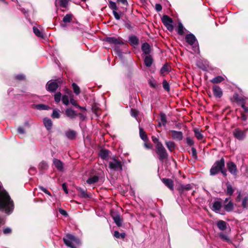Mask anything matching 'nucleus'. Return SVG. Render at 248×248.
I'll use <instances>...</instances> for the list:
<instances>
[{"mask_svg":"<svg viewBox=\"0 0 248 248\" xmlns=\"http://www.w3.org/2000/svg\"><path fill=\"white\" fill-rule=\"evenodd\" d=\"M186 42L190 46H192L197 42L195 36L192 33L188 34L186 36Z\"/></svg>","mask_w":248,"mask_h":248,"instance_id":"obj_11","label":"nucleus"},{"mask_svg":"<svg viewBox=\"0 0 248 248\" xmlns=\"http://www.w3.org/2000/svg\"><path fill=\"white\" fill-rule=\"evenodd\" d=\"M129 41L130 44L134 46L138 45L139 43V39L135 35L130 36L129 37Z\"/></svg>","mask_w":248,"mask_h":248,"instance_id":"obj_21","label":"nucleus"},{"mask_svg":"<svg viewBox=\"0 0 248 248\" xmlns=\"http://www.w3.org/2000/svg\"><path fill=\"white\" fill-rule=\"evenodd\" d=\"M11 229L10 228H6L3 230V233L4 234H8L11 232Z\"/></svg>","mask_w":248,"mask_h":248,"instance_id":"obj_60","label":"nucleus"},{"mask_svg":"<svg viewBox=\"0 0 248 248\" xmlns=\"http://www.w3.org/2000/svg\"><path fill=\"white\" fill-rule=\"evenodd\" d=\"M165 145L170 152H172L176 148V145L173 141H165Z\"/></svg>","mask_w":248,"mask_h":248,"instance_id":"obj_18","label":"nucleus"},{"mask_svg":"<svg viewBox=\"0 0 248 248\" xmlns=\"http://www.w3.org/2000/svg\"><path fill=\"white\" fill-rule=\"evenodd\" d=\"M182 188L184 190H189V189H190L191 188V186L190 185L188 184V185H186L182 186Z\"/></svg>","mask_w":248,"mask_h":248,"instance_id":"obj_58","label":"nucleus"},{"mask_svg":"<svg viewBox=\"0 0 248 248\" xmlns=\"http://www.w3.org/2000/svg\"><path fill=\"white\" fill-rule=\"evenodd\" d=\"M162 84H163V88L166 90L167 91V92H169L170 90V84H169V83L166 80H164L163 81V83H162Z\"/></svg>","mask_w":248,"mask_h":248,"instance_id":"obj_40","label":"nucleus"},{"mask_svg":"<svg viewBox=\"0 0 248 248\" xmlns=\"http://www.w3.org/2000/svg\"><path fill=\"white\" fill-rule=\"evenodd\" d=\"M109 168L113 170H122V165L121 162L115 158H113L111 160L109 161L108 163Z\"/></svg>","mask_w":248,"mask_h":248,"instance_id":"obj_4","label":"nucleus"},{"mask_svg":"<svg viewBox=\"0 0 248 248\" xmlns=\"http://www.w3.org/2000/svg\"><path fill=\"white\" fill-rule=\"evenodd\" d=\"M213 92L215 96L217 98H220L223 94L221 89L217 85L213 86Z\"/></svg>","mask_w":248,"mask_h":248,"instance_id":"obj_12","label":"nucleus"},{"mask_svg":"<svg viewBox=\"0 0 248 248\" xmlns=\"http://www.w3.org/2000/svg\"><path fill=\"white\" fill-rule=\"evenodd\" d=\"M233 208V203L230 201L227 204L224 205V209L226 211H231Z\"/></svg>","mask_w":248,"mask_h":248,"instance_id":"obj_30","label":"nucleus"},{"mask_svg":"<svg viewBox=\"0 0 248 248\" xmlns=\"http://www.w3.org/2000/svg\"><path fill=\"white\" fill-rule=\"evenodd\" d=\"M222 207V203L219 201H216L213 203L212 210L216 213H219Z\"/></svg>","mask_w":248,"mask_h":248,"instance_id":"obj_15","label":"nucleus"},{"mask_svg":"<svg viewBox=\"0 0 248 248\" xmlns=\"http://www.w3.org/2000/svg\"><path fill=\"white\" fill-rule=\"evenodd\" d=\"M99 180V178L97 176H93V177H91L89 178H88L87 180V183L88 184L91 185L93 184L96 182H97Z\"/></svg>","mask_w":248,"mask_h":248,"instance_id":"obj_26","label":"nucleus"},{"mask_svg":"<svg viewBox=\"0 0 248 248\" xmlns=\"http://www.w3.org/2000/svg\"><path fill=\"white\" fill-rule=\"evenodd\" d=\"M72 87L74 93L77 95L79 94L80 92L79 87L75 83L72 84Z\"/></svg>","mask_w":248,"mask_h":248,"instance_id":"obj_39","label":"nucleus"},{"mask_svg":"<svg viewBox=\"0 0 248 248\" xmlns=\"http://www.w3.org/2000/svg\"><path fill=\"white\" fill-rule=\"evenodd\" d=\"M40 188L41 189V190L43 191L44 193L49 195H51L50 194V193L49 192L48 190H47L45 188L42 187V186H41L40 187Z\"/></svg>","mask_w":248,"mask_h":248,"instance_id":"obj_59","label":"nucleus"},{"mask_svg":"<svg viewBox=\"0 0 248 248\" xmlns=\"http://www.w3.org/2000/svg\"><path fill=\"white\" fill-rule=\"evenodd\" d=\"M186 143L189 146H193L194 144L193 140L190 137H187L186 138Z\"/></svg>","mask_w":248,"mask_h":248,"instance_id":"obj_46","label":"nucleus"},{"mask_svg":"<svg viewBox=\"0 0 248 248\" xmlns=\"http://www.w3.org/2000/svg\"><path fill=\"white\" fill-rule=\"evenodd\" d=\"M169 71H170L169 66L167 64H165L161 68L160 72H161V74L165 75L166 73H168L169 72Z\"/></svg>","mask_w":248,"mask_h":248,"instance_id":"obj_33","label":"nucleus"},{"mask_svg":"<svg viewBox=\"0 0 248 248\" xmlns=\"http://www.w3.org/2000/svg\"><path fill=\"white\" fill-rule=\"evenodd\" d=\"M113 219L115 223L116 224V225L120 227L122 226V218H121V217L119 214H117L115 216H113Z\"/></svg>","mask_w":248,"mask_h":248,"instance_id":"obj_22","label":"nucleus"},{"mask_svg":"<svg viewBox=\"0 0 248 248\" xmlns=\"http://www.w3.org/2000/svg\"><path fill=\"white\" fill-rule=\"evenodd\" d=\"M225 168V160L222 157L220 160L217 161L210 169V173L211 175H215L221 171L222 169Z\"/></svg>","mask_w":248,"mask_h":248,"instance_id":"obj_2","label":"nucleus"},{"mask_svg":"<svg viewBox=\"0 0 248 248\" xmlns=\"http://www.w3.org/2000/svg\"><path fill=\"white\" fill-rule=\"evenodd\" d=\"M53 163L59 171H62L63 170V164L60 160L54 158L53 160Z\"/></svg>","mask_w":248,"mask_h":248,"instance_id":"obj_13","label":"nucleus"},{"mask_svg":"<svg viewBox=\"0 0 248 248\" xmlns=\"http://www.w3.org/2000/svg\"><path fill=\"white\" fill-rule=\"evenodd\" d=\"M140 135L141 139L144 140V141H146L147 140V136L146 133L143 131V129L142 128H140Z\"/></svg>","mask_w":248,"mask_h":248,"instance_id":"obj_28","label":"nucleus"},{"mask_svg":"<svg viewBox=\"0 0 248 248\" xmlns=\"http://www.w3.org/2000/svg\"><path fill=\"white\" fill-rule=\"evenodd\" d=\"M113 14L114 17L117 20H120L121 16L123 15V12H119L118 13L116 10H113Z\"/></svg>","mask_w":248,"mask_h":248,"instance_id":"obj_38","label":"nucleus"},{"mask_svg":"<svg viewBox=\"0 0 248 248\" xmlns=\"http://www.w3.org/2000/svg\"><path fill=\"white\" fill-rule=\"evenodd\" d=\"M227 169L229 171L232 175L236 176L237 173V169L236 165L232 162L230 161L227 164Z\"/></svg>","mask_w":248,"mask_h":248,"instance_id":"obj_8","label":"nucleus"},{"mask_svg":"<svg viewBox=\"0 0 248 248\" xmlns=\"http://www.w3.org/2000/svg\"><path fill=\"white\" fill-rule=\"evenodd\" d=\"M59 212L62 215L64 216H67V213L66 211L63 209H60Z\"/></svg>","mask_w":248,"mask_h":248,"instance_id":"obj_64","label":"nucleus"},{"mask_svg":"<svg viewBox=\"0 0 248 248\" xmlns=\"http://www.w3.org/2000/svg\"><path fill=\"white\" fill-rule=\"evenodd\" d=\"M105 41L110 44L122 45L124 44L123 41L119 38L115 37H108L105 39Z\"/></svg>","mask_w":248,"mask_h":248,"instance_id":"obj_7","label":"nucleus"},{"mask_svg":"<svg viewBox=\"0 0 248 248\" xmlns=\"http://www.w3.org/2000/svg\"><path fill=\"white\" fill-rule=\"evenodd\" d=\"M219 236L222 240L227 241V242L230 241V239H229V237L227 235L224 234V233H223V232L219 233Z\"/></svg>","mask_w":248,"mask_h":248,"instance_id":"obj_43","label":"nucleus"},{"mask_svg":"<svg viewBox=\"0 0 248 248\" xmlns=\"http://www.w3.org/2000/svg\"><path fill=\"white\" fill-rule=\"evenodd\" d=\"M160 120L161 122L159 123V124H162L163 125L165 126L166 124L167 123V120H166V117L165 114H162L160 115Z\"/></svg>","mask_w":248,"mask_h":248,"instance_id":"obj_37","label":"nucleus"},{"mask_svg":"<svg viewBox=\"0 0 248 248\" xmlns=\"http://www.w3.org/2000/svg\"><path fill=\"white\" fill-rule=\"evenodd\" d=\"M224 78L221 76H217L214 78H213L211 80V82L213 83H218L222 82L223 80H224Z\"/></svg>","mask_w":248,"mask_h":248,"instance_id":"obj_31","label":"nucleus"},{"mask_svg":"<svg viewBox=\"0 0 248 248\" xmlns=\"http://www.w3.org/2000/svg\"><path fill=\"white\" fill-rule=\"evenodd\" d=\"M79 192V195L82 198H87L88 197V195L87 193V191L86 190H84L81 188H78L77 189Z\"/></svg>","mask_w":248,"mask_h":248,"instance_id":"obj_32","label":"nucleus"},{"mask_svg":"<svg viewBox=\"0 0 248 248\" xmlns=\"http://www.w3.org/2000/svg\"><path fill=\"white\" fill-rule=\"evenodd\" d=\"M237 102L238 105H240L242 107V105L244 104L245 105L246 104V99L243 97L238 98L237 99Z\"/></svg>","mask_w":248,"mask_h":248,"instance_id":"obj_49","label":"nucleus"},{"mask_svg":"<svg viewBox=\"0 0 248 248\" xmlns=\"http://www.w3.org/2000/svg\"><path fill=\"white\" fill-rule=\"evenodd\" d=\"M61 96H62L61 93L60 92L57 93L55 94L54 99H55V101L57 103H59L60 101L61 98Z\"/></svg>","mask_w":248,"mask_h":248,"instance_id":"obj_50","label":"nucleus"},{"mask_svg":"<svg viewBox=\"0 0 248 248\" xmlns=\"http://www.w3.org/2000/svg\"><path fill=\"white\" fill-rule=\"evenodd\" d=\"M58 84L55 81H49L46 84V89L52 92H55L58 88Z\"/></svg>","mask_w":248,"mask_h":248,"instance_id":"obj_10","label":"nucleus"},{"mask_svg":"<svg viewBox=\"0 0 248 248\" xmlns=\"http://www.w3.org/2000/svg\"><path fill=\"white\" fill-rule=\"evenodd\" d=\"M60 116V110L57 109L53 110L51 117L53 118H59Z\"/></svg>","mask_w":248,"mask_h":248,"instance_id":"obj_42","label":"nucleus"},{"mask_svg":"<svg viewBox=\"0 0 248 248\" xmlns=\"http://www.w3.org/2000/svg\"><path fill=\"white\" fill-rule=\"evenodd\" d=\"M184 28L182 23H180L178 25V33L180 35H183L184 33Z\"/></svg>","mask_w":248,"mask_h":248,"instance_id":"obj_41","label":"nucleus"},{"mask_svg":"<svg viewBox=\"0 0 248 248\" xmlns=\"http://www.w3.org/2000/svg\"><path fill=\"white\" fill-rule=\"evenodd\" d=\"M65 114L68 117L71 119L75 118L78 115L77 112L71 108H67L65 110Z\"/></svg>","mask_w":248,"mask_h":248,"instance_id":"obj_17","label":"nucleus"},{"mask_svg":"<svg viewBox=\"0 0 248 248\" xmlns=\"http://www.w3.org/2000/svg\"><path fill=\"white\" fill-rule=\"evenodd\" d=\"M171 136L173 139L181 140L183 138V134L181 131H178L176 130H171Z\"/></svg>","mask_w":248,"mask_h":248,"instance_id":"obj_9","label":"nucleus"},{"mask_svg":"<svg viewBox=\"0 0 248 248\" xmlns=\"http://www.w3.org/2000/svg\"><path fill=\"white\" fill-rule=\"evenodd\" d=\"M217 225L220 230L224 231L227 228V223L223 220H220L217 221Z\"/></svg>","mask_w":248,"mask_h":248,"instance_id":"obj_19","label":"nucleus"},{"mask_svg":"<svg viewBox=\"0 0 248 248\" xmlns=\"http://www.w3.org/2000/svg\"><path fill=\"white\" fill-rule=\"evenodd\" d=\"M155 152L158 155V159L161 161H163L164 159H167L168 157L167 150L161 142L156 143Z\"/></svg>","mask_w":248,"mask_h":248,"instance_id":"obj_1","label":"nucleus"},{"mask_svg":"<svg viewBox=\"0 0 248 248\" xmlns=\"http://www.w3.org/2000/svg\"><path fill=\"white\" fill-rule=\"evenodd\" d=\"M39 166L40 169L45 170L47 169L48 165L46 162L42 161L40 163Z\"/></svg>","mask_w":248,"mask_h":248,"instance_id":"obj_45","label":"nucleus"},{"mask_svg":"<svg viewBox=\"0 0 248 248\" xmlns=\"http://www.w3.org/2000/svg\"><path fill=\"white\" fill-rule=\"evenodd\" d=\"M248 196H245L242 200V206L245 209L248 208Z\"/></svg>","mask_w":248,"mask_h":248,"instance_id":"obj_35","label":"nucleus"},{"mask_svg":"<svg viewBox=\"0 0 248 248\" xmlns=\"http://www.w3.org/2000/svg\"><path fill=\"white\" fill-rule=\"evenodd\" d=\"M109 7L113 10H117V5L115 2L110 1L108 4Z\"/></svg>","mask_w":248,"mask_h":248,"instance_id":"obj_47","label":"nucleus"},{"mask_svg":"<svg viewBox=\"0 0 248 248\" xmlns=\"http://www.w3.org/2000/svg\"><path fill=\"white\" fill-rule=\"evenodd\" d=\"M162 182L170 190H173L174 188V183L173 181L169 178H163Z\"/></svg>","mask_w":248,"mask_h":248,"instance_id":"obj_14","label":"nucleus"},{"mask_svg":"<svg viewBox=\"0 0 248 248\" xmlns=\"http://www.w3.org/2000/svg\"><path fill=\"white\" fill-rule=\"evenodd\" d=\"M44 124L46 128L49 130L51 129L52 123L51 120L47 118H44L43 120Z\"/></svg>","mask_w":248,"mask_h":248,"instance_id":"obj_23","label":"nucleus"},{"mask_svg":"<svg viewBox=\"0 0 248 248\" xmlns=\"http://www.w3.org/2000/svg\"><path fill=\"white\" fill-rule=\"evenodd\" d=\"M66 136L70 140H73L76 138V133L75 131L72 130H69L66 132Z\"/></svg>","mask_w":248,"mask_h":248,"instance_id":"obj_25","label":"nucleus"},{"mask_svg":"<svg viewBox=\"0 0 248 248\" xmlns=\"http://www.w3.org/2000/svg\"><path fill=\"white\" fill-rule=\"evenodd\" d=\"M141 49L144 54L150 55L149 54L151 51V48L150 45L148 43H143L141 46Z\"/></svg>","mask_w":248,"mask_h":248,"instance_id":"obj_16","label":"nucleus"},{"mask_svg":"<svg viewBox=\"0 0 248 248\" xmlns=\"http://www.w3.org/2000/svg\"><path fill=\"white\" fill-rule=\"evenodd\" d=\"M226 186H227V194L231 196L233 194V193L234 192V189H233L232 186L231 185V184L229 182H227L226 183Z\"/></svg>","mask_w":248,"mask_h":248,"instance_id":"obj_29","label":"nucleus"},{"mask_svg":"<svg viewBox=\"0 0 248 248\" xmlns=\"http://www.w3.org/2000/svg\"><path fill=\"white\" fill-rule=\"evenodd\" d=\"M109 152L107 150L102 149L99 153V156L103 159H106L108 155Z\"/></svg>","mask_w":248,"mask_h":248,"instance_id":"obj_27","label":"nucleus"},{"mask_svg":"<svg viewBox=\"0 0 248 248\" xmlns=\"http://www.w3.org/2000/svg\"><path fill=\"white\" fill-rule=\"evenodd\" d=\"M62 103L67 106L69 105V98L68 97V96L67 95H63L62 97Z\"/></svg>","mask_w":248,"mask_h":248,"instance_id":"obj_48","label":"nucleus"},{"mask_svg":"<svg viewBox=\"0 0 248 248\" xmlns=\"http://www.w3.org/2000/svg\"><path fill=\"white\" fill-rule=\"evenodd\" d=\"M139 114V111L134 109H131V115L132 117L137 118Z\"/></svg>","mask_w":248,"mask_h":248,"instance_id":"obj_52","label":"nucleus"},{"mask_svg":"<svg viewBox=\"0 0 248 248\" xmlns=\"http://www.w3.org/2000/svg\"><path fill=\"white\" fill-rule=\"evenodd\" d=\"M33 32L37 36L43 37V33L37 27H33Z\"/></svg>","mask_w":248,"mask_h":248,"instance_id":"obj_36","label":"nucleus"},{"mask_svg":"<svg viewBox=\"0 0 248 248\" xmlns=\"http://www.w3.org/2000/svg\"><path fill=\"white\" fill-rule=\"evenodd\" d=\"M62 189L64 190V192L66 194H68V189L67 188L66 185L65 183L62 184Z\"/></svg>","mask_w":248,"mask_h":248,"instance_id":"obj_62","label":"nucleus"},{"mask_svg":"<svg viewBox=\"0 0 248 248\" xmlns=\"http://www.w3.org/2000/svg\"><path fill=\"white\" fill-rule=\"evenodd\" d=\"M117 1L121 3L124 6V8L126 9V7L128 5V2L126 0H117Z\"/></svg>","mask_w":248,"mask_h":248,"instance_id":"obj_55","label":"nucleus"},{"mask_svg":"<svg viewBox=\"0 0 248 248\" xmlns=\"http://www.w3.org/2000/svg\"><path fill=\"white\" fill-rule=\"evenodd\" d=\"M195 136L198 140H202L203 138V135L201 133V131L200 129L197 128H194L193 129Z\"/></svg>","mask_w":248,"mask_h":248,"instance_id":"obj_24","label":"nucleus"},{"mask_svg":"<svg viewBox=\"0 0 248 248\" xmlns=\"http://www.w3.org/2000/svg\"><path fill=\"white\" fill-rule=\"evenodd\" d=\"M69 0H60V5L62 7H66L68 3Z\"/></svg>","mask_w":248,"mask_h":248,"instance_id":"obj_51","label":"nucleus"},{"mask_svg":"<svg viewBox=\"0 0 248 248\" xmlns=\"http://www.w3.org/2000/svg\"><path fill=\"white\" fill-rule=\"evenodd\" d=\"M70 101L71 104L73 106H75L78 108H81V106L78 105L76 100H75L73 98H70Z\"/></svg>","mask_w":248,"mask_h":248,"instance_id":"obj_53","label":"nucleus"},{"mask_svg":"<svg viewBox=\"0 0 248 248\" xmlns=\"http://www.w3.org/2000/svg\"><path fill=\"white\" fill-rule=\"evenodd\" d=\"M153 62V59L151 55H147L144 59V62L146 66L147 67H150Z\"/></svg>","mask_w":248,"mask_h":248,"instance_id":"obj_20","label":"nucleus"},{"mask_svg":"<svg viewBox=\"0 0 248 248\" xmlns=\"http://www.w3.org/2000/svg\"><path fill=\"white\" fill-rule=\"evenodd\" d=\"M64 244L70 248H76V246L79 244V241L73 235L68 234L63 238Z\"/></svg>","mask_w":248,"mask_h":248,"instance_id":"obj_3","label":"nucleus"},{"mask_svg":"<svg viewBox=\"0 0 248 248\" xmlns=\"http://www.w3.org/2000/svg\"><path fill=\"white\" fill-rule=\"evenodd\" d=\"M233 136L239 140H243L246 137V133L244 131L236 128L233 132Z\"/></svg>","mask_w":248,"mask_h":248,"instance_id":"obj_6","label":"nucleus"},{"mask_svg":"<svg viewBox=\"0 0 248 248\" xmlns=\"http://www.w3.org/2000/svg\"><path fill=\"white\" fill-rule=\"evenodd\" d=\"M162 21L167 29L171 31L173 29L172 20L168 16L164 15L162 17Z\"/></svg>","mask_w":248,"mask_h":248,"instance_id":"obj_5","label":"nucleus"},{"mask_svg":"<svg viewBox=\"0 0 248 248\" xmlns=\"http://www.w3.org/2000/svg\"><path fill=\"white\" fill-rule=\"evenodd\" d=\"M150 87L153 88H156L158 87V84L156 82L154 79H150L148 82Z\"/></svg>","mask_w":248,"mask_h":248,"instance_id":"obj_44","label":"nucleus"},{"mask_svg":"<svg viewBox=\"0 0 248 248\" xmlns=\"http://www.w3.org/2000/svg\"><path fill=\"white\" fill-rule=\"evenodd\" d=\"M72 15L71 14H67L63 18L62 21L64 23H69L71 21L72 19Z\"/></svg>","mask_w":248,"mask_h":248,"instance_id":"obj_34","label":"nucleus"},{"mask_svg":"<svg viewBox=\"0 0 248 248\" xmlns=\"http://www.w3.org/2000/svg\"><path fill=\"white\" fill-rule=\"evenodd\" d=\"M191 154H192V155L193 156V157L194 158V159H197V151H196V149H195V148L194 147H192L191 148Z\"/></svg>","mask_w":248,"mask_h":248,"instance_id":"obj_54","label":"nucleus"},{"mask_svg":"<svg viewBox=\"0 0 248 248\" xmlns=\"http://www.w3.org/2000/svg\"><path fill=\"white\" fill-rule=\"evenodd\" d=\"M155 8L157 11L159 12L162 10V6L160 4H156L155 5Z\"/></svg>","mask_w":248,"mask_h":248,"instance_id":"obj_57","label":"nucleus"},{"mask_svg":"<svg viewBox=\"0 0 248 248\" xmlns=\"http://www.w3.org/2000/svg\"><path fill=\"white\" fill-rule=\"evenodd\" d=\"M241 192L239 191L238 192V195L236 197V201L238 202L241 201Z\"/></svg>","mask_w":248,"mask_h":248,"instance_id":"obj_63","label":"nucleus"},{"mask_svg":"<svg viewBox=\"0 0 248 248\" xmlns=\"http://www.w3.org/2000/svg\"><path fill=\"white\" fill-rule=\"evenodd\" d=\"M37 108L39 109L45 110L47 109L48 107L44 105H38L36 106Z\"/></svg>","mask_w":248,"mask_h":248,"instance_id":"obj_56","label":"nucleus"},{"mask_svg":"<svg viewBox=\"0 0 248 248\" xmlns=\"http://www.w3.org/2000/svg\"><path fill=\"white\" fill-rule=\"evenodd\" d=\"M144 146L147 149H151L152 147V145L151 143H148L146 141H145V143H144Z\"/></svg>","mask_w":248,"mask_h":248,"instance_id":"obj_61","label":"nucleus"}]
</instances>
